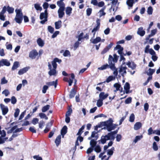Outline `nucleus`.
I'll return each instance as SVG.
<instances>
[{"label":"nucleus","mask_w":160,"mask_h":160,"mask_svg":"<svg viewBox=\"0 0 160 160\" xmlns=\"http://www.w3.org/2000/svg\"><path fill=\"white\" fill-rule=\"evenodd\" d=\"M113 121L112 118H110L108 120L106 121L102 122V125L106 127L104 128H106L108 131L110 132L114 129L117 126L115 124H113Z\"/></svg>","instance_id":"f257e3e1"},{"label":"nucleus","mask_w":160,"mask_h":160,"mask_svg":"<svg viewBox=\"0 0 160 160\" xmlns=\"http://www.w3.org/2000/svg\"><path fill=\"white\" fill-rule=\"evenodd\" d=\"M117 133L116 131L111 132L106 135L102 136L101 137V142L102 144L105 143L107 140H114V135Z\"/></svg>","instance_id":"f03ea898"},{"label":"nucleus","mask_w":160,"mask_h":160,"mask_svg":"<svg viewBox=\"0 0 160 160\" xmlns=\"http://www.w3.org/2000/svg\"><path fill=\"white\" fill-rule=\"evenodd\" d=\"M15 11L16 13L15 20L16 22L19 24L22 22V14L20 9L15 10Z\"/></svg>","instance_id":"7ed1b4c3"},{"label":"nucleus","mask_w":160,"mask_h":160,"mask_svg":"<svg viewBox=\"0 0 160 160\" xmlns=\"http://www.w3.org/2000/svg\"><path fill=\"white\" fill-rule=\"evenodd\" d=\"M125 63V62H123L122 63V65L119 67L118 70L119 73L123 77L127 73L126 70L127 68L125 65H124Z\"/></svg>","instance_id":"20e7f679"},{"label":"nucleus","mask_w":160,"mask_h":160,"mask_svg":"<svg viewBox=\"0 0 160 160\" xmlns=\"http://www.w3.org/2000/svg\"><path fill=\"white\" fill-rule=\"evenodd\" d=\"M47 11L46 9L44 12H42L40 16V18L42 20L40 23L42 24H44L47 21Z\"/></svg>","instance_id":"39448f33"},{"label":"nucleus","mask_w":160,"mask_h":160,"mask_svg":"<svg viewBox=\"0 0 160 160\" xmlns=\"http://www.w3.org/2000/svg\"><path fill=\"white\" fill-rule=\"evenodd\" d=\"M48 69L49 70V71L48 72V74L50 76H56L58 73V72L56 70V69L54 68H52L51 65L49 63H48Z\"/></svg>","instance_id":"423d86ee"},{"label":"nucleus","mask_w":160,"mask_h":160,"mask_svg":"<svg viewBox=\"0 0 160 160\" xmlns=\"http://www.w3.org/2000/svg\"><path fill=\"white\" fill-rule=\"evenodd\" d=\"M0 106L2 115H6L8 113V107L2 104H1Z\"/></svg>","instance_id":"0eeeda50"},{"label":"nucleus","mask_w":160,"mask_h":160,"mask_svg":"<svg viewBox=\"0 0 160 160\" xmlns=\"http://www.w3.org/2000/svg\"><path fill=\"white\" fill-rule=\"evenodd\" d=\"M38 55L36 50H34L32 51L29 53V57L32 59H35Z\"/></svg>","instance_id":"6e6552de"},{"label":"nucleus","mask_w":160,"mask_h":160,"mask_svg":"<svg viewBox=\"0 0 160 160\" xmlns=\"http://www.w3.org/2000/svg\"><path fill=\"white\" fill-rule=\"evenodd\" d=\"M101 40V38L100 37H98L96 38H91L90 39V42L93 44H97Z\"/></svg>","instance_id":"1a4fd4ad"},{"label":"nucleus","mask_w":160,"mask_h":160,"mask_svg":"<svg viewBox=\"0 0 160 160\" xmlns=\"http://www.w3.org/2000/svg\"><path fill=\"white\" fill-rule=\"evenodd\" d=\"M126 64L129 68H131L132 70L135 69L136 67V64L132 62L129 61L126 63Z\"/></svg>","instance_id":"9d476101"},{"label":"nucleus","mask_w":160,"mask_h":160,"mask_svg":"<svg viewBox=\"0 0 160 160\" xmlns=\"http://www.w3.org/2000/svg\"><path fill=\"white\" fill-rule=\"evenodd\" d=\"M64 10L65 8H59L58 11L59 18H61L64 16L65 14Z\"/></svg>","instance_id":"9b49d317"},{"label":"nucleus","mask_w":160,"mask_h":160,"mask_svg":"<svg viewBox=\"0 0 160 160\" xmlns=\"http://www.w3.org/2000/svg\"><path fill=\"white\" fill-rule=\"evenodd\" d=\"M108 96V93H105L103 92H100L99 94V99L103 101V100L106 99Z\"/></svg>","instance_id":"f8f14e48"},{"label":"nucleus","mask_w":160,"mask_h":160,"mask_svg":"<svg viewBox=\"0 0 160 160\" xmlns=\"http://www.w3.org/2000/svg\"><path fill=\"white\" fill-rule=\"evenodd\" d=\"M0 62L2 66H9L10 65V63L9 61L6 59H2Z\"/></svg>","instance_id":"ddd939ff"},{"label":"nucleus","mask_w":160,"mask_h":160,"mask_svg":"<svg viewBox=\"0 0 160 160\" xmlns=\"http://www.w3.org/2000/svg\"><path fill=\"white\" fill-rule=\"evenodd\" d=\"M109 68L113 71V76H115L116 77L118 74V71L117 69L116 68L114 65H112L109 67Z\"/></svg>","instance_id":"4468645a"},{"label":"nucleus","mask_w":160,"mask_h":160,"mask_svg":"<svg viewBox=\"0 0 160 160\" xmlns=\"http://www.w3.org/2000/svg\"><path fill=\"white\" fill-rule=\"evenodd\" d=\"M30 68L29 67H25L22 69H20L18 72V74L19 75H21L26 72Z\"/></svg>","instance_id":"2eb2a0df"},{"label":"nucleus","mask_w":160,"mask_h":160,"mask_svg":"<svg viewBox=\"0 0 160 160\" xmlns=\"http://www.w3.org/2000/svg\"><path fill=\"white\" fill-rule=\"evenodd\" d=\"M46 84L48 87L54 86V88H56L58 84V80L57 79L55 81L47 82Z\"/></svg>","instance_id":"dca6fc26"},{"label":"nucleus","mask_w":160,"mask_h":160,"mask_svg":"<svg viewBox=\"0 0 160 160\" xmlns=\"http://www.w3.org/2000/svg\"><path fill=\"white\" fill-rule=\"evenodd\" d=\"M67 127L66 126H64L62 129L61 131V133L62 136V137H64V136L67 133Z\"/></svg>","instance_id":"f3484780"},{"label":"nucleus","mask_w":160,"mask_h":160,"mask_svg":"<svg viewBox=\"0 0 160 160\" xmlns=\"http://www.w3.org/2000/svg\"><path fill=\"white\" fill-rule=\"evenodd\" d=\"M142 126V123L140 122H138L134 124L133 128L135 130H137L140 129Z\"/></svg>","instance_id":"a211bd4d"},{"label":"nucleus","mask_w":160,"mask_h":160,"mask_svg":"<svg viewBox=\"0 0 160 160\" xmlns=\"http://www.w3.org/2000/svg\"><path fill=\"white\" fill-rule=\"evenodd\" d=\"M113 87L116 89L119 90L121 92H122V88L121 87V85L118 83H116L113 85Z\"/></svg>","instance_id":"6ab92c4d"},{"label":"nucleus","mask_w":160,"mask_h":160,"mask_svg":"<svg viewBox=\"0 0 160 160\" xmlns=\"http://www.w3.org/2000/svg\"><path fill=\"white\" fill-rule=\"evenodd\" d=\"M118 49V52L119 54H122V51L123 50V48L120 45H117L115 48L114 50Z\"/></svg>","instance_id":"aec40b11"},{"label":"nucleus","mask_w":160,"mask_h":160,"mask_svg":"<svg viewBox=\"0 0 160 160\" xmlns=\"http://www.w3.org/2000/svg\"><path fill=\"white\" fill-rule=\"evenodd\" d=\"M145 31L143 30L142 27H140L138 29L137 33L141 36H143L145 34Z\"/></svg>","instance_id":"412c9836"},{"label":"nucleus","mask_w":160,"mask_h":160,"mask_svg":"<svg viewBox=\"0 0 160 160\" xmlns=\"http://www.w3.org/2000/svg\"><path fill=\"white\" fill-rule=\"evenodd\" d=\"M114 149V147H112L111 149L108 150L107 154L109 155V156L107 157L106 159L105 160H108L109 157L113 154Z\"/></svg>","instance_id":"4be33fe9"},{"label":"nucleus","mask_w":160,"mask_h":160,"mask_svg":"<svg viewBox=\"0 0 160 160\" xmlns=\"http://www.w3.org/2000/svg\"><path fill=\"white\" fill-rule=\"evenodd\" d=\"M124 89L126 93H128L130 89V85L128 82H127L125 83L124 86Z\"/></svg>","instance_id":"5701e85b"},{"label":"nucleus","mask_w":160,"mask_h":160,"mask_svg":"<svg viewBox=\"0 0 160 160\" xmlns=\"http://www.w3.org/2000/svg\"><path fill=\"white\" fill-rule=\"evenodd\" d=\"M98 137L97 133L95 131H93L92 132L91 137L88 138V139L90 140L92 138H94L96 139H97Z\"/></svg>","instance_id":"b1692460"},{"label":"nucleus","mask_w":160,"mask_h":160,"mask_svg":"<svg viewBox=\"0 0 160 160\" xmlns=\"http://www.w3.org/2000/svg\"><path fill=\"white\" fill-rule=\"evenodd\" d=\"M134 0H127L126 1L127 5L129 7H132L134 3ZM138 0H135V2H137Z\"/></svg>","instance_id":"393cba45"},{"label":"nucleus","mask_w":160,"mask_h":160,"mask_svg":"<svg viewBox=\"0 0 160 160\" xmlns=\"http://www.w3.org/2000/svg\"><path fill=\"white\" fill-rule=\"evenodd\" d=\"M61 136L59 135L56 138L55 142L57 147H58L61 143Z\"/></svg>","instance_id":"a878e982"},{"label":"nucleus","mask_w":160,"mask_h":160,"mask_svg":"<svg viewBox=\"0 0 160 160\" xmlns=\"http://www.w3.org/2000/svg\"><path fill=\"white\" fill-rule=\"evenodd\" d=\"M142 138L143 136L142 135L136 136L133 140V142L135 144L138 141L142 139Z\"/></svg>","instance_id":"bb28decb"},{"label":"nucleus","mask_w":160,"mask_h":160,"mask_svg":"<svg viewBox=\"0 0 160 160\" xmlns=\"http://www.w3.org/2000/svg\"><path fill=\"white\" fill-rule=\"evenodd\" d=\"M55 28L56 29H58L60 28L62 26V22L61 20H59L55 23Z\"/></svg>","instance_id":"cd10ccee"},{"label":"nucleus","mask_w":160,"mask_h":160,"mask_svg":"<svg viewBox=\"0 0 160 160\" xmlns=\"http://www.w3.org/2000/svg\"><path fill=\"white\" fill-rule=\"evenodd\" d=\"M112 61L113 62V58L112 55H109L108 59V63L109 65V67H110V66H112V65H114V63H113L112 62Z\"/></svg>","instance_id":"c85d7f7f"},{"label":"nucleus","mask_w":160,"mask_h":160,"mask_svg":"<svg viewBox=\"0 0 160 160\" xmlns=\"http://www.w3.org/2000/svg\"><path fill=\"white\" fill-rule=\"evenodd\" d=\"M19 66V63L18 62H15L13 64V65L12 68V70H14L17 68Z\"/></svg>","instance_id":"c756f323"},{"label":"nucleus","mask_w":160,"mask_h":160,"mask_svg":"<svg viewBox=\"0 0 160 160\" xmlns=\"http://www.w3.org/2000/svg\"><path fill=\"white\" fill-rule=\"evenodd\" d=\"M76 93V92L74 88H72L70 92L69 97L70 98H72L74 97Z\"/></svg>","instance_id":"7c9ffc66"},{"label":"nucleus","mask_w":160,"mask_h":160,"mask_svg":"<svg viewBox=\"0 0 160 160\" xmlns=\"http://www.w3.org/2000/svg\"><path fill=\"white\" fill-rule=\"evenodd\" d=\"M105 7H104L99 10V17L100 18H101L102 16H104L105 15L106 13L104 12V10H105Z\"/></svg>","instance_id":"2f4dec72"},{"label":"nucleus","mask_w":160,"mask_h":160,"mask_svg":"<svg viewBox=\"0 0 160 160\" xmlns=\"http://www.w3.org/2000/svg\"><path fill=\"white\" fill-rule=\"evenodd\" d=\"M37 43L39 46L42 47L44 45V42L40 38H38L37 40Z\"/></svg>","instance_id":"473e14b6"},{"label":"nucleus","mask_w":160,"mask_h":160,"mask_svg":"<svg viewBox=\"0 0 160 160\" xmlns=\"http://www.w3.org/2000/svg\"><path fill=\"white\" fill-rule=\"evenodd\" d=\"M57 4L59 8H65V4L63 2H57Z\"/></svg>","instance_id":"72a5a7b5"},{"label":"nucleus","mask_w":160,"mask_h":160,"mask_svg":"<svg viewBox=\"0 0 160 160\" xmlns=\"http://www.w3.org/2000/svg\"><path fill=\"white\" fill-rule=\"evenodd\" d=\"M115 76L112 75L110 76L107 78L106 82L107 83H108L112 81L115 80Z\"/></svg>","instance_id":"f704fd0d"},{"label":"nucleus","mask_w":160,"mask_h":160,"mask_svg":"<svg viewBox=\"0 0 160 160\" xmlns=\"http://www.w3.org/2000/svg\"><path fill=\"white\" fill-rule=\"evenodd\" d=\"M34 7L37 11H41L42 8L40 6V4L39 3H35L34 4Z\"/></svg>","instance_id":"c9c22d12"},{"label":"nucleus","mask_w":160,"mask_h":160,"mask_svg":"<svg viewBox=\"0 0 160 160\" xmlns=\"http://www.w3.org/2000/svg\"><path fill=\"white\" fill-rule=\"evenodd\" d=\"M105 153V151H104L101 153L99 155V157L101 158L102 160H105L107 159V158H106L107 156L106 155H104Z\"/></svg>","instance_id":"e433bc0d"},{"label":"nucleus","mask_w":160,"mask_h":160,"mask_svg":"<svg viewBox=\"0 0 160 160\" xmlns=\"http://www.w3.org/2000/svg\"><path fill=\"white\" fill-rule=\"evenodd\" d=\"M72 9L70 7H67L65 10L66 14L70 16L72 12Z\"/></svg>","instance_id":"4c0bfd02"},{"label":"nucleus","mask_w":160,"mask_h":160,"mask_svg":"<svg viewBox=\"0 0 160 160\" xmlns=\"http://www.w3.org/2000/svg\"><path fill=\"white\" fill-rule=\"evenodd\" d=\"M109 68V65L107 64L102 66L101 67L98 68V69L100 70H104Z\"/></svg>","instance_id":"58836bf2"},{"label":"nucleus","mask_w":160,"mask_h":160,"mask_svg":"<svg viewBox=\"0 0 160 160\" xmlns=\"http://www.w3.org/2000/svg\"><path fill=\"white\" fill-rule=\"evenodd\" d=\"M155 69L150 68L147 72V74L148 76H152V75L155 72Z\"/></svg>","instance_id":"ea45409f"},{"label":"nucleus","mask_w":160,"mask_h":160,"mask_svg":"<svg viewBox=\"0 0 160 160\" xmlns=\"http://www.w3.org/2000/svg\"><path fill=\"white\" fill-rule=\"evenodd\" d=\"M50 107V106L49 105H47L43 107L42 109V112H45L49 109Z\"/></svg>","instance_id":"a19ab883"},{"label":"nucleus","mask_w":160,"mask_h":160,"mask_svg":"<svg viewBox=\"0 0 160 160\" xmlns=\"http://www.w3.org/2000/svg\"><path fill=\"white\" fill-rule=\"evenodd\" d=\"M135 119V116L133 113H132L129 117V121L130 122H134Z\"/></svg>","instance_id":"79ce46f5"},{"label":"nucleus","mask_w":160,"mask_h":160,"mask_svg":"<svg viewBox=\"0 0 160 160\" xmlns=\"http://www.w3.org/2000/svg\"><path fill=\"white\" fill-rule=\"evenodd\" d=\"M103 101L99 99L97 102V105L98 107H101L103 104Z\"/></svg>","instance_id":"37998d69"},{"label":"nucleus","mask_w":160,"mask_h":160,"mask_svg":"<svg viewBox=\"0 0 160 160\" xmlns=\"http://www.w3.org/2000/svg\"><path fill=\"white\" fill-rule=\"evenodd\" d=\"M97 25L94 28L98 29H99L100 25V19H97L96 20Z\"/></svg>","instance_id":"c03bdc74"},{"label":"nucleus","mask_w":160,"mask_h":160,"mask_svg":"<svg viewBox=\"0 0 160 160\" xmlns=\"http://www.w3.org/2000/svg\"><path fill=\"white\" fill-rule=\"evenodd\" d=\"M14 8L12 7L8 6L7 7V11L9 13H12L13 12Z\"/></svg>","instance_id":"a18cd8bd"},{"label":"nucleus","mask_w":160,"mask_h":160,"mask_svg":"<svg viewBox=\"0 0 160 160\" xmlns=\"http://www.w3.org/2000/svg\"><path fill=\"white\" fill-rule=\"evenodd\" d=\"M96 142L94 139H92L90 142V145L91 147L94 148L96 144Z\"/></svg>","instance_id":"49530a36"},{"label":"nucleus","mask_w":160,"mask_h":160,"mask_svg":"<svg viewBox=\"0 0 160 160\" xmlns=\"http://www.w3.org/2000/svg\"><path fill=\"white\" fill-rule=\"evenodd\" d=\"M152 148L153 150L155 151H157L158 149V147L157 145L156 142H153Z\"/></svg>","instance_id":"de8ad7c7"},{"label":"nucleus","mask_w":160,"mask_h":160,"mask_svg":"<svg viewBox=\"0 0 160 160\" xmlns=\"http://www.w3.org/2000/svg\"><path fill=\"white\" fill-rule=\"evenodd\" d=\"M153 9L150 6L147 9V13L149 15H151L152 13Z\"/></svg>","instance_id":"09e8293b"},{"label":"nucleus","mask_w":160,"mask_h":160,"mask_svg":"<svg viewBox=\"0 0 160 160\" xmlns=\"http://www.w3.org/2000/svg\"><path fill=\"white\" fill-rule=\"evenodd\" d=\"M56 131V128H53L52 129V130L51 131L49 134L48 137L49 138H51L55 132Z\"/></svg>","instance_id":"8fccbe9b"},{"label":"nucleus","mask_w":160,"mask_h":160,"mask_svg":"<svg viewBox=\"0 0 160 160\" xmlns=\"http://www.w3.org/2000/svg\"><path fill=\"white\" fill-rule=\"evenodd\" d=\"M63 55L65 57H70V52L68 50H66L63 53Z\"/></svg>","instance_id":"3c124183"},{"label":"nucleus","mask_w":160,"mask_h":160,"mask_svg":"<svg viewBox=\"0 0 160 160\" xmlns=\"http://www.w3.org/2000/svg\"><path fill=\"white\" fill-rule=\"evenodd\" d=\"M48 31L51 33H52L54 31V28L50 26L48 27Z\"/></svg>","instance_id":"603ef678"},{"label":"nucleus","mask_w":160,"mask_h":160,"mask_svg":"<svg viewBox=\"0 0 160 160\" xmlns=\"http://www.w3.org/2000/svg\"><path fill=\"white\" fill-rule=\"evenodd\" d=\"M48 88V87L47 85H44L42 88V92L43 93H45L47 90Z\"/></svg>","instance_id":"864d4df0"},{"label":"nucleus","mask_w":160,"mask_h":160,"mask_svg":"<svg viewBox=\"0 0 160 160\" xmlns=\"http://www.w3.org/2000/svg\"><path fill=\"white\" fill-rule=\"evenodd\" d=\"M11 103L13 104H15L17 102V99L15 97L13 96L11 97Z\"/></svg>","instance_id":"5fc2aeb1"},{"label":"nucleus","mask_w":160,"mask_h":160,"mask_svg":"<svg viewBox=\"0 0 160 160\" xmlns=\"http://www.w3.org/2000/svg\"><path fill=\"white\" fill-rule=\"evenodd\" d=\"M94 150L97 152H99L101 151V148L99 146H97L94 148Z\"/></svg>","instance_id":"6e6d98bb"},{"label":"nucleus","mask_w":160,"mask_h":160,"mask_svg":"<svg viewBox=\"0 0 160 160\" xmlns=\"http://www.w3.org/2000/svg\"><path fill=\"white\" fill-rule=\"evenodd\" d=\"M3 94H4L6 97L10 93L9 92L8 89H5L2 92Z\"/></svg>","instance_id":"4d7b16f0"},{"label":"nucleus","mask_w":160,"mask_h":160,"mask_svg":"<svg viewBox=\"0 0 160 160\" xmlns=\"http://www.w3.org/2000/svg\"><path fill=\"white\" fill-rule=\"evenodd\" d=\"M8 82V81L5 79V77H3L1 80V84H4L7 83Z\"/></svg>","instance_id":"13d9d810"},{"label":"nucleus","mask_w":160,"mask_h":160,"mask_svg":"<svg viewBox=\"0 0 160 160\" xmlns=\"http://www.w3.org/2000/svg\"><path fill=\"white\" fill-rule=\"evenodd\" d=\"M80 41L78 40V41L75 43L74 45V47L75 49L78 47L79 45L81 43V42H80Z\"/></svg>","instance_id":"bf43d9fd"},{"label":"nucleus","mask_w":160,"mask_h":160,"mask_svg":"<svg viewBox=\"0 0 160 160\" xmlns=\"http://www.w3.org/2000/svg\"><path fill=\"white\" fill-rule=\"evenodd\" d=\"M157 30L156 29L152 30L151 31V33L150 34V36L152 37L154 36L157 33Z\"/></svg>","instance_id":"052dcab7"},{"label":"nucleus","mask_w":160,"mask_h":160,"mask_svg":"<svg viewBox=\"0 0 160 160\" xmlns=\"http://www.w3.org/2000/svg\"><path fill=\"white\" fill-rule=\"evenodd\" d=\"M92 12V9L91 8H88L86 10L87 15L88 16L90 15Z\"/></svg>","instance_id":"680f3d73"},{"label":"nucleus","mask_w":160,"mask_h":160,"mask_svg":"<svg viewBox=\"0 0 160 160\" xmlns=\"http://www.w3.org/2000/svg\"><path fill=\"white\" fill-rule=\"evenodd\" d=\"M98 29L96 28H93V29L92 30V33L93 34V36L92 38H94L95 35L96 33V32L98 30Z\"/></svg>","instance_id":"e2e57ef3"},{"label":"nucleus","mask_w":160,"mask_h":160,"mask_svg":"<svg viewBox=\"0 0 160 160\" xmlns=\"http://www.w3.org/2000/svg\"><path fill=\"white\" fill-rule=\"evenodd\" d=\"M8 139V138H2L0 137V144H2L4 143L5 141Z\"/></svg>","instance_id":"0e129e2a"},{"label":"nucleus","mask_w":160,"mask_h":160,"mask_svg":"<svg viewBox=\"0 0 160 160\" xmlns=\"http://www.w3.org/2000/svg\"><path fill=\"white\" fill-rule=\"evenodd\" d=\"M72 112V110L71 108L69 109L66 114V116H69L71 114Z\"/></svg>","instance_id":"69168bd1"},{"label":"nucleus","mask_w":160,"mask_h":160,"mask_svg":"<svg viewBox=\"0 0 160 160\" xmlns=\"http://www.w3.org/2000/svg\"><path fill=\"white\" fill-rule=\"evenodd\" d=\"M20 112V110L18 108H17L15 112L14 113V117H17L19 115Z\"/></svg>","instance_id":"338daca9"},{"label":"nucleus","mask_w":160,"mask_h":160,"mask_svg":"<svg viewBox=\"0 0 160 160\" xmlns=\"http://www.w3.org/2000/svg\"><path fill=\"white\" fill-rule=\"evenodd\" d=\"M33 158L36 160H42V158L38 155L34 156Z\"/></svg>","instance_id":"774afa93"}]
</instances>
